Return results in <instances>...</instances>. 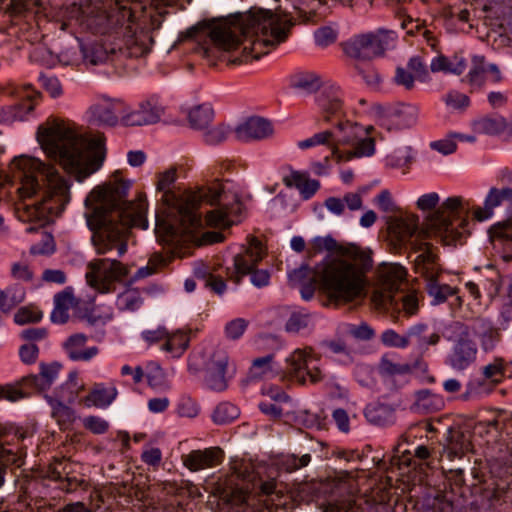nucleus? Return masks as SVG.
Segmentation results:
<instances>
[{"label": "nucleus", "instance_id": "nucleus-45", "mask_svg": "<svg viewBox=\"0 0 512 512\" xmlns=\"http://www.w3.org/2000/svg\"><path fill=\"white\" fill-rule=\"evenodd\" d=\"M148 385L157 391H166L170 388L164 370L157 363H149L144 372Z\"/></svg>", "mask_w": 512, "mask_h": 512}, {"label": "nucleus", "instance_id": "nucleus-6", "mask_svg": "<svg viewBox=\"0 0 512 512\" xmlns=\"http://www.w3.org/2000/svg\"><path fill=\"white\" fill-rule=\"evenodd\" d=\"M63 17L62 29L76 25L94 34L104 35L116 31L123 35L124 45L131 56L138 57L148 51L147 36L137 32L131 8L118 7L112 1L80 0L67 6Z\"/></svg>", "mask_w": 512, "mask_h": 512}, {"label": "nucleus", "instance_id": "nucleus-26", "mask_svg": "<svg viewBox=\"0 0 512 512\" xmlns=\"http://www.w3.org/2000/svg\"><path fill=\"white\" fill-rule=\"evenodd\" d=\"M506 201L512 202V188L504 187L498 189L492 187L484 199L483 207H472L470 213L473 214V217L477 221L483 222L492 218L494 209L501 206Z\"/></svg>", "mask_w": 512, "mask_h": 512}, {"label": "nucleus", "instance_id": "nucleus-27", "mask_svg": "<svg viewBox=\"0 0 512 512\" xmlns=\"http://www.w3.org/2000/svg\"><path fill=\"white\" fill-rule=\"evenodd\" d=\"M88 337L83 333L69 336L63 343V349L72 361L89 362L99 354L97 346H87Z\"/></svg>", "mask_w": 512, "mask_h": 512}, {"label": "nucleus", "instance_id": "nucleus-12", "mask_svg": "<svg viewBox=\"0 0 512 512\" xmlns=\"http://www.w3.org/2000/svg\"><path fill=\"white\" fill-rule=\"evenodd\" d=\"M445 338L452 342L444 363L455 372H464L477 359L478 347L471 339L469 325L459 321L452 322L445 328Z\"/></svg>", "mask_w": 512, "mask_h": 512}, {"label": "nucleus", "instance_id": "nucleus-48", "mask_svg": "<svg viewBox=\"0 0 512 512\" xmlns=\"http://www.w3.org/2000/svg\"><path fill=\"white\" fill-rule=\"evenodd\" d=\"M1 399H6L10 402H16L23 398L28 397L34 389L28 384H23L22 379L15 384H7L0 386Z\"/></svg>", "mask_w": 512, "mask_h": 512}, {"label": "nucleus", "instance_id": "nucleus-49", "mask_svg": "<svg viewBox=\"0 0 512 512\" xmlns=\"http://www.w3.org/2000/svg\"><path fill=\"white\" fill-rule=\"evenodd\" d=\"M470 449V441L463 433L452 434L445 451L450 460L462 457Z\"/></svg>", "mask_w": 512, "mask_h": 512}, {"label": "nucleus", "instance_id": "nucleus-38", "mask_svg": "<svg viewBox=\"0 0 512 512\" xmlns=\"http://www.w3.org/2000/svg\"><path fill=\"white\" fill-rule=\"evenodd\" d=\"M165 343L161 346V350L173 359L180 358L189 346V336L183 331H176L174 333H167Z\"/></svg>", "mask_w": 512, "mask_h": 512}, {"label": "nucleus", "instance_id": "nucleus-3", "mask_svg": "<svg viewBox=\"0 0 512 512\" xmlns=\"http://www.w3.org/2000/svg\"><path fill=\"white\" fill-rule=\"evenodd\" d=\"M131 186L132 180L116 170L107 183L86 197L85 217L93 231L91 239L97 254L116 252L117 257H122L127 252L131 228H148L145 196L140 194L134 201L126 200Z\"/></svg>", "mask_w": 512, "mask_h": 512}, {"label": "nucleus", "instance_id": "nucleus-16", "mask_svg": "<svg viewBox=\"0 0 512 512\" xmlns=\"http://www.w3.org/2000/svg\"><path fill=\"white\" fill-rule=\"evenodd\" d=\"M286 363L289 372L303 384L308 381L317 383L323 379L320 359L311 348L295 349L286 358Z\"/></svg>", "mask_w": 512, "mask_h": 512}, {"label": "nucleus", "instance_id": "nucleus-55", "mask_svg": "<svg viewBox=\"0 0 512 512\" xmlns=\"http://www.w3.org/2000/svg\"><path fill=\"white\" fill-rule=\"evenodd\" d=\"M310 323V314L304 309H298L291 313L285 324V330L289 333H298Z\"/></svg>", "mask_w": 512, "mask_h": 512}, {"label": "nucleus", "instance_id": "nucleus-31", "mask_svg": "<svg viewBox=\"0 0 512 512\" xmlns=\"http://www.w3.org/2000/svg\"><path fill=\"white\" fill-rule=\"evenodd\" d=\"M40 372L38 375H28L22 378L23 384H28L34 391H45L51 387V385L58 378L61 370V364L58 362L52 363H40Z\"/></svg>", "mask_w": 512, "mask_h": 512}, {"label": "nucleus", "instance_id": "nucleus-61", "mask_svg": "<svg viewBox=\"0 0 512 512\" xmlns=\"http://www.w3.org/2000/svg\"><path fill=\"white\" fill-rule=\"evenodd\" d=\"M381 342L387 347L405 349L408 347L407 332L400 335L393 329H386L381 335Z\"/></svg>", "mask_w": 512, "mask_h": 512}, {"label": "nucleus", "instance_id": "nucleus-9", "mask_svg": "<svg viewBox=\"0 0 512 512\" xmlns=\"http://www.w3.org/2000/svg\"><path fill=\"white\" fill-rule=\"evenodd\" d=\"M262 468H256L255 464L247 459L233 458L230 461V475L227 484L230 486H238L243 484V511L251 506L250 493L256 489L259 490L260 496L266 497L264 502H275L280 498L283 490L281 485L275 478L264 480L261 477Z\"/></svg>", "mask_w": 512, "mask_h": 512}, {"label": "nucleus", "instance_id": "nucleus-15", "mask_svg": "<svg viewBox=\"0 0 512 512\" xmlns=\"http://www.w3.org/2000/svg\"><path fill=\"white\" fill-rule=\"evenodd\" d=\"M397 33L379 28L375 31L352 37L344 46L345 53L356 59L371 60L381 57L395 47Z\"/></svg>", "mask_w": 512, "mask_h": 512}, {"label": "nucleus", "instance_id": "nucleus-1", "mask_svg": "<svg viewBox=\"0 0 512 512\" xmlns=\"http://www.w3.org/2000/svg\"><path fill=\"white\" fill-rule=\"evenodd\" d=\"M177 171L169 168L158 174L157 191L162 193L163 211L156 213V233H163L167 240L177 234L196 239V233L203 227L201 218L205 206L214 207L206 213V224L227 228L239 223L244 214L242 203L235 195H228L225 185L219 182L196 191H176Z\"/></svg>", "mask_w": 512, "mask_h": 512}, {"label": "nucleus", "instance_id": "nucleus-8", "mask_svg": "<svg viewBox=\"0 0 512 512\" xmlns=\"http://www.w3.org/2000/svg\"><path fill=\"white\" fill-rule=\"evenodd\" d=\"M416 207L423 213L432 212L427 219L428 232L446 245H456L469 232L472 203L462 196H451L440 203L437 192H428L417 199Z\"/></svg>", "mask_w": 512, "mask_h": 512}, {"label": "nucleus", "instance_id": "nucleus-46", "mask_svg": "<svg viewBox=\"0 0 512 512\" xmlns=\"http://www.w3.org/2000/svg\"><path fill=\"white\" fill-rule=\"evenodd\" d=\"M239 414L237 406L230 402H221L214 408L211 419L217 425H225L234 421Z\"/></svg>", "mask_w": 512, "mask_h": 512}, {"label": "nucleus", "instance_id": "nucleus-20", "mask_svg": "<svg viewBox=\"0 0 512 512\" xmlns=\"http://www.w3.org/2000/svg\"><path fill=\"white\" fill-rule=\"evenodd\" d=\"M229 356L224 350H216L205 365L204 385L206 388L222 392L228 387Z\"/></svg>", "mask_w": 512, "mask_h": 512}, {"label": "nucleus", "instance_id": "nucleus-40", "mask_svg": "<svg viewBox=\"0 0 512 512\" xmlns=\"http://www.w3.org/2000/svg\"><path fill=\"white\" fill-rule=\"evenodd\" d=\"M507 122L501 116H485L473 121V131L478 134L496 135L506 130Z\"/></svg>", "mask_w": 512, "mask_h": 512}, {"label": "nucleus", "instance_id": "nucleus-2", "mask_svg": "<svg viewBox=\"0 0 512 512\" xmlns=\"http://www.w3.org/2000/svg\"><path fill=\"white\" fill-rule=\"evenodd\" d=\"M291 26L286 14L253 7L213 22L208 41L199 45L197 53L213 64L217 60L248 63L284 42Z\"/></svg>", "mask_w": 512, "mask_h": 512}, {"label": "nucleus", "instance_id": "nucleus-14", "mask_svg": "<svg viewBox=\"0 0 512 512\" xmlns=\"http://www.w3.org/2000/svg\"><path fill=\"white\" fill-rule=\"evenodd\" d=\"M130 273V267L116 258H100L90 261L85 274L88 285L99 294H109L116 290Z\"/></svg>", "mask_w": 512, "mask_h": 512}, {"label": "nucleus", "instance_id": "nucleus-59", "mask_svg": "<svg viewBox=\"0 0 512 512\" xmlns=\"http://www.w3.org/2000/svg\"><path fill=\"white\" fill-rule=\"evenodd\" d=\"M47 402L52 409V417L59 423L70 421L73 417V411L70 407L63 402L53 399L52 397L45 396Z\"/></svg>", "mask_w": 512, "mask_h": 512}, {"label": "nucleus", "instance_id": "nucleus-63", "mask_svg": "<svg viewBox=\"0 0 512 512\" xmlns=\"http://www.w3.org/2000/svg\"><path fill=\"white\" fill-rule=\"evenodd\" d=\"M42 319V313L31 307H22L14 315L15 323L25 325L28 323H36Z\"/></svg>", "mask_w": 512, "mask_h": 512}, {"label": "nucleus", "instance_id": "nucleus-57", "mask_svg": "<svg viewBox=\"0 0 512 512\" xmlns=\"http://www.w3.org/2000/svg\"><path fill=\"white\" fill-rule=\"evenodd\" d=\"M22 451H14L13 449H8L0 443V487L4 483V475L7 464H18L22 458Z\"/></svg>", "mask_w": 512, "mask_h": 512}, {"label": "nucleus", "instance_id": "nucleus-54", "mask_svg": "<svg viewBox=\"0 0 512 512\" xmlns=\"http://www.w3.org/2000/svg\"><path fill=\"white\" fill-rule=\"evenodd\" d=\"M273 359L272 354L255 359L250 369L251 376L253 378H264L273 375Z\"/></svg>", "mask_w": 512, "mask_h": 512}, {"label": "nucleus", "instance_id": "nucleus-60", "mask_svg": "<svg viewBox=\"0 0 512 512\" xmlns=\"http://www.w3.org/2000/svg\"><path fill=\"white\" fill-rule=\"evenodd\" d=\"M293 86L303 92L311 93L320 87V80L312 73L301 74L295 78Z\"/></svg>", "mask_w": 512, "mask_h": 512}, {"label": "nucleus", "instance_id": "nucleus-64", "mask_svg": "<svg viewBox=\"0 0 512 512\" xmlns=\"http://www.w3.org/2000/svg\"><path fill=\"white\" fill-rule=\"evenodd\" d=\"M407 69L420 82H427L430 79L426 65L418 56H414L409 59L407 63Z\"/></svg>", "mask_w": 512, "mask_h": 512}, {"label": "nucleus", "instance_id": "nucleus-23", "mask_svg": "<svg viewBox=\"0 0 512 512\" xmlns=\"http://www.w3.org/2000/svg\"><path fill=\"white\" fill-rule=\"evenodd\" d=\"M316 104L325 121H332V117L341 119L344 113L343 93L341 89L334 85H324L316 95Z\"/></svg>", "mask_w": 512, "mask_h": 512}, {"label": "nucleus", "instance_id": "nucleus-56", "mask_svg": "<svg viewBox=\"0 0 512 512\" xmlns=\"http://www.w3.org/2000/svg\"><path fill=\"white\" fill-rule=\"evenodd\" d=\"M329 351L333 354L334 361L342 365L353 363V355L347 345L341 341H331L327 344Z\"/></svg>", "mask_w": 512, "mask_h": 512}, {"label": "nucleus", "instance_id": "nucleus-22", "mask_svg": "<svg viewBox=\"0 0 512 512\" xmlns=\"http://www.w3.org/2000/svg\"><path fill=\"white\" fill-rule=\"evenodd\" d=\"M164 114V105L152 96L138 104L134 110L125 113L122 121L127 126L150 125L158 122Z\"/></svg>", "mask_w": 512, "mask_h": 512}, {"label": "nucleus", "instance_id": "nucleus-29", "mask_svg": "<svg viewBox=\"0 0 512 512\" xmlns=\"http://www.w3.org/2000/svg\"><path fill=\"white\" fill-rule=\"evenodd\" d=\"M83 61L89 65H102L110 62L116 52V47L106 45L102 40L80 43Z\"/></svg>", "mask_w": 512, "mask_h": 512}, {"label": "nucleus", "instance_id": "nucleus-44", "mask_svg": "<svg viewBox=\"0 0 512 512\" xmlns=\"http://www.w3.org/2000/svg\"><path fill=\"white\" fill-rule=\"evenodd\" d=\"M364 415L370 423L384 425L392 419L393 411L388 405L374 402L366 406Z\"/></svg>", "mask_w": 512, "mask_h": 512}, {"label": "nucleus", "instance_id": "nucleus-7", "mask_svg": "<svg viewBox=\"0 0 512 512\" xmlns=\"http://www.w3.org/2000/svg\"><path fill=\"white\" fill-rule=\"evenodd\" d=\"M37 139L46 155L58 161L79 182L98 171L102 165V159L91 157L88 151L100 149L102 140L98 138L87 143L82 136L63 123L55 122L39 127Z\"/></svg>", "mask_w": 512, "mask_h": 512}, {"label": "nucleus", "instance_id": "nucleus-39", "mask_svg": "<svg viewBox=\"0 0 512 512\" xmlns=\"http://www.w3.org/2000/svg\"><path fill=\"white\" fill-rule=\"evenodd\" d=\"M47 0H13L10 4L11 13L23 18H31L44 13Z\"/></svg>", "mask_w": 512, "mask_h": 512}, {"label": "nucleus", "instance_id": "nucleus-37", "mask_svg": "<svg viewBox=\"0 0 512 512\" xmlns=\"http://www.w3.org/2000/svg\"><path fill=\"white\" fill-rule=\"evenodd\" d=\"M486 62L482 55L472 57V66L462 81L470 86L471 92L481 90L486 83Z\"/></svg>", "mask_w": 512, "mask_h": 512}, {"label": "nucleus", "instance_id": "nucleus-35", "mask_svg": "<svg viewBox=\"0 0 512 512\" xmlns=\"http://www.w3.org/2000/svg\"><path fill=\"white\" fill-rule=\"evenodd\" d=\"M333 128L319 131L313 134L311 137L298 141L297 147L305 150L316 146H326L331 153V156L338 162V156L340 155V148L335 146Z\"/></svg>", "mask_w": 512, "mask_h": 512}, {"label": "nucleus", "instance_id": "nucleus-52", "mask_svg": "<svg viewBox=\"0 0 512 512\" xmlns=\"http://www.w3.org/2000/svg\"><path fill=\"white\" fill-rule=\"evenodd\" d=\"M168 264V260L160 255H153L146 266L140 267L132 277V281L147 278L156 273L160 268L165 267Z\"/></svg>", "mask_w": 512, "mask_h": 512}, {"label": "nucleus", "instance_id": "nucleus-41", "mask_svg": "<svg viewBox=\"0 0 512 512\" xmlns=\"http://www.w3.org/2000/svg\"><path fill=\"white\" fill-rule=\"evenodd\" d=\"M143 304L141 293L136 288H126L117 294L115 306L120 312H135Z\"/></svg>", "mask_w": 512, "mask_h": 512}, {"label": "nucleus", "instance_id": "nucleus-32", "mask_svg": "<svg viewBox=\"0 0 512 512\" xmlns=\"http://www.w3.org/2000/svg\"><path fill=\"white\" fill-rule=\"evenodd\" d=\"M428 325L417 323L407 329L408 346L414 344L416 349L424 353L429 346H435L440 342V334L437 332L428 333Z\"/></svg>", "mask_w": 512, "mask_h": 512}, {"label": "nucleus", "instance_id": "nucleus-10", "mask_svg": "<svg viewBox=\"0 0 512 512\" xmlns=\"http://www.w3.org/2000/svg\"><path fill=\"white\" fill-rule=\"evenodd\" d=\"M415 257V271L426 281V290L431 298L432 305H440L449 298H453L452 306L461 307L463 304L459 290L448 284H442L438 277L442 271L439 263L438 252L430 250L427 246H421Z\"/></svg>", "mask_w": 512, "mask_h": 512}, {"label": "nucleus", "instance_id": "nucleus-62", "mask_svg": "<svg viewBox=\"0 0 512 512\" xmlns=\"http://www.w3.org/2000/svg\"><path fill=\"white\" fill-rule=\"evenodd\" d=\"M249 322L244 318H235L229 321L224 328L226 338L230 340H237L246 331Z\"/></svg>", "mask_w": 512, "mask_h": 512}, {"label": "nucleus", "instance_id": "nucleus-18", "mask_svg": "<svg viewBox=\"0 0 512 512\" xmlns=\"http://www.w3.org/2000/svg\"><path fill=\"white\" fill-rule=\"evenodd\" d=\"M391 235L400 245H409L415 256L417 250L421 246H427L430 250L438 252L437 247L426 241V237L430 234L428 231L418 230V217L399 219L390 227Z\"/></svg>", "mask_w": 512, "mask_h": 512}, {"label": "nucleus", "instance_id": "nucleus-42", "mask_svg": "<svg viewBox=\"0 0 512 512\" xmlns=\"http://www.w3.org/2000/svg\"><path fill=\"white\" fill-rule=\"evenodd\" d=\"M444 407L442 396L432 393L429 390H421L416 394L415 408L420 413H432Z\"/></svg>", "mask_w": 512, "mask_h": 512}, {"label": "nucleus", "instance_id": "nucleus-36", "mask_svg": "<svg viewBox=\"0 0 512 512\" xmlns=\"http://www.w3.org/2000/svg\"><path fill=\"white\" fill-rule=\"evenodd\" d=\"M467 66L466 59L462 55L455 54L453 57L448 58L440 55L434 57L430 63L432 72H445L455 75H461Z\"/></svg>", "mask_w": 512, "mask_h": 512}, {"label": "nucleus", "instance_id": "nucleus-47", "mask_svg": "<svg viewBox=\"0 0 512 512\" xmlns=\"http://www.w3.org/2000/svg\"><path fill=\"white\" fill-rule=\"evenodd\" d=\"M289 185H294L302 195L303 199H310L319 189L320 183L315 179H306L299 172H293L290 176Z\"/></svg>", "mask_w": 512, "mask_h": 512}, {"label": "nucleus", "instance_id": "nucleus-33", "mask_svg": "<svg viewBox=\"0 0 512 512\" xmlns=\"http://www.w3.org/2000/svg\"><path fill=\"white\" fill-rule=\"evenodd\" d=\"M118 395V390L114 383L109 385L105 383H96L90 393L85 397L87 406H94L100 409L108 408Z\"/></svg>", "mask_w": 512, "mask_h": 512}, {"label": "nucleus", "instance_id": "nucleus-19", "mask_svg": "<svg viewBox=\"0 0 512 512\" xmlns=\"http://www.w3.org/2000/svg\"><path fill=\"white\" fill-rule=\"evenodd\" d=\"M18 95L23 99L22 103L0 108V123L12 124L16 121H25L33 115L40 93L31 85H24Z\"/></svg>", "mask_w": 512, "mask_h": 512}, {"label": "nucleus", "instance_id": "nucleus-34", "mask_svg": "<svg viewBox=\"0 0 512 512\" xmlns=\"http://www.w3.org/2000/svg\"><path fill=\"white\" fill-rule=\"evenodd\" d=\"M194 276L204 281L205 287L210 288L218 295H223L227 285L223 277L216 275L211 266L203 262H195L193 265Z\"/></svg>", "mask_w": 512, "mask_h": 512}, {"label": "nucleus", "instance_id": "nucleus-53", "mask_svg": "<svg viewBox=\"0 0 512 512\" xmlns=\"http://www.w3.org/2000/svg\"><path fill=\"white\" fill-rule=\"evenodd\" d=\"M379 370L383 375H403L410 371V366L408 364L397 362L391 355H384L381 358Z\"/></svg>", "mask_w": 512, "mask_h": 512}, {"label": "nucleus", "instance_id": "nucleus-51", "mask_svg": "<svg viewBox=\"0 0 512 512\" xmlns=\"http://www.w3.org/2000/svg\"><path fill=\"white\" fill-rule=\"evenodd\" d=\"M506 373V364L503 358H495L491 363L482 368V375L486 380L494 384L502 381Z\"/></svg>", "mask_w": 512, "mask_h": 512}, {"label": "nucleus", "instance_id": "nucleus-50", "mask_svg": "<svg viewBox=\"0 0 512 512\" xmlns=\"http://www.w3.org/2000/svg\"><path fill=\"white\" fill-rule=\"evenodd\" d=\"M340 333L350 335L357 340H370L374 337V330L366 322L360 324L342 323L339 325Z\"/></svg>", "mask_w": 512, "mask_h": 512}, {"label": "nucleus", "instance_id": "nucleus-21", "mask_svg": "<svg viewBox=\"0 0 512 512\" xmlns=\"http://www.w3.org/2000/svg\"><path fill=\"white\" fill-rule=\"evenodd\" d=\"M125 104L119 99L103 96L87 111L89 121L96 125L115 126L119 115L125 114Z\"/></svg>", "mask_w": 512, "mask_h": 512}, {"label": "nucleus", "instance_id": "nucleus-43", "mask_svg": "<svg viewBox=\"0 0 512 512\" xmlns=\"http://www.w3.org/2000/svg\"><path fill=\"white\" fill-rule=\"evenodd\" d=\"M214 117V111L210 104H202L193 107L188 113L190 126L194 129L204 130Z\"/></svg>", "mask_w": 512, "mask_h": 512}, {"label": "nucleus", "instance_id": "nucleus-11", "mask_svg": "<svg viewBox=\"0 0 512 512\" xmlns=\"http://www.w3.org/2000/svg\"><path fill=\"white\" fill-rule=\"evenodd\" d=\"M335 146L351 147L344 152L340 150L338 162L349 161L353 158L370 157L375 153L374 139L370 135L371 126L363 127L348 120H337L332 127Z\"/></svg>", "mask_w": 512, "mask_h": 512}, {"label": "nucleus", "instance_id": "nucleus-58", "mask_svg": "<svg viewBox=\"0 0 512 512\" xmlns=\"http://www.w3.org/2000/svg\"><path fill=\"white\" fill-rule=\"evenodd\" d=\"M412 159V150L410 147H401L395 149L386 157V165L392 168H401L410 163Z\"/></svg>", "mask_w": 512, "mask_h": 512}, {"label": "nucleus", "instance_id": "nucleus-25", "mask_svg": "<svg viewBox=\"0 0 512 512\" xmlns=\"http://www.w3.org/2000/svg\"><path fill=\"white\" fill-rule=\"evenodd\" d=\"M488 234L495 254L506 262L512 261V221L493 224Z\"/></svg>", "mask_w": 512, "mask_h": 512}, {"label": "nucleus", "instance_id": "nucleus-30", "mask_svg": "<svg viewBox=\"0 0 512 512\" xmlns=\"http://www.w3.org/2000/svg\"><path fill=\"white\" fill-rule=\"evenodd\" d=\"M469 327L471 329V337H478L484 352L493 351L500 342L501 335L498 328L488 319H477L472 325H469Z\"/></svg>", "mask_w": 512, "mask_h": 512}, {"label": "nucleus", "instance_id": "nucleus-5", "mask_svg": "<svg viewBox=\"0 0 512 512\" xmlns=\"http://www.w3.org/2000/svg\"><path fill=\"white\" fill-rule=\"evenodd\" d=\"M371 268L370 252L351 247L341 257L318 264L311 279L301 284V297L305 301L311 300L317 284L328 300L336 305L362 299L367 293V272Z\"/></svg>", "mask_w": 512, "mask_h": 512}, {"label": "nucleus", "instance_id": "nucleus-4", "mask_svg": "<svg viewBox=\"0 0 512 512\" xmlns=\"http://www.w3.org/2000/svg\"><path fill=\"white\" fill-rule=\"evenodd\" d=\"M10 172L19 182L15 214L19 221L30 223L25 228L27 233L42 228L53 216L60 215L68 204L69 183L53 166L38 158L21 155L12 160Z\"/></svg>", "mask_w": 512, "mask_h": 512}, {"label": "nucleus", "instance_id": "nucleus-24", "mask_svg": "<svg viewBox=\"0 0 512 512\" xmlns=\"http://www.w3.org/2000/svg\"><path fill=\"white\" fill-rule=\"evenodd\" d=\"M274 127L270 120L259 116L249 117L235 128L236 138L240 141H261L272 137Z\"/></svg>", "mask_w": 512, "mask_h": 512}, {"label": "nucleus", "instance_id": "nucleus-28", "mask_svg": "<svg viewBox=\"0 0 512 512\" xmlns=\"http://www.w3.org/2000/svg\"><path fill=\"white\" fill-rule=\"evenodd\" d=\"M224 459V452L219 447H210L204 450H193L184 457V465L190 471H200L220 464Z\"/></svg>", "mask_w": 512, "mask_h": 512}, {"label": "nucleus", "instance_id": "nucleus-13", "mask_svg": "<svg viewBox=\"0 0 512 512\" xmlns=\"http://www.w3.org/2000/svg\"><path fill=\"white\" fill-rule=\"evenodd\" d=\"M264 251L257 240H252L247 248L233 256L231 266L226 267L227 277L239 284L243 277L250 275V282L257 288L269 285L271 273L268 269H257V264L262 260Z\"/></svg>", "mask_w": 512, "mask_h": 512}, {"label": "nucleus", "instance_id": "nucleus-17", "mask_svg": "<svg viewBox=\"0 0 512 512\" xmlns=\"http://www.w3.org/2000/svg\"><path fill=\"white\" fill-rule=\"evenodd\" d=\"M406 269L396 263L384 264L377 270L378 288L372 294V301L380 308L392 302V293L399 289L405 279Z\"/></svg>", "mask_w": 512, "mask_h": 512}]
</instances>
